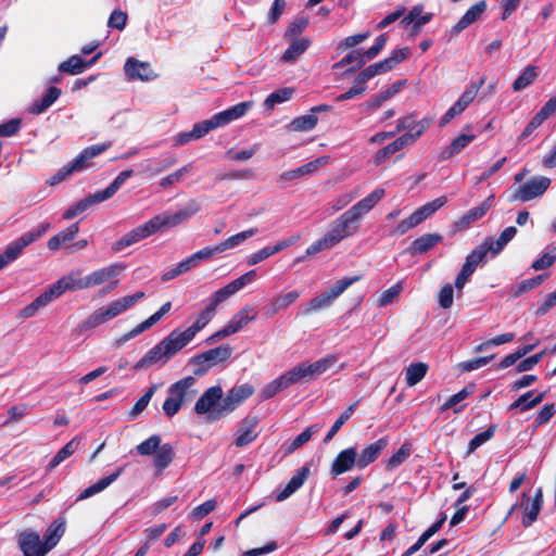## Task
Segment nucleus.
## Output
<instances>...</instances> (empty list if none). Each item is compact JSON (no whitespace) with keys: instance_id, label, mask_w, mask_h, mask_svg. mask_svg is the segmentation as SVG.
<instances>
[{"instance_id":"nucleus-19","label":"nucleus","mask_w":556,"mask_h":556,"mask_svg":"<svg viewBox=\"0 0 556 556\" xmlns=\"http://www.w3.org/2000/svg\"><path fill=\"white\" fill-rule=\"evenodd\" d=\"M223 397V389L219 386L208 388L197 401L194 405V412L198 415H204L212 413Z\"/></svg>"},{"instance_id":"nucleus-7","label":"nucleus","mask_w":556,"mask_h":556,"mask_svg":"<svg viewBox=\"0 0 556 556\" xmlns=\"http://www.w3.org/2000/svg\"><path fill=\"white\" fill-rule=\"evenodd\" d=\"M231 354L232 348L228 344H223L195 354L191 359V363L197 366L193 370L194 375H205L212 367L229 359Z\"/></svg>"},{"instance_id":"nucleus-1","label":"nucleus","mask_w":556,"mask_h":556,"mask_svg":"<svg viewBox=\"0 0 556 556\" xmlns=\"http://www.w3.org/2000/svg\"><path fill=\"white\" fill-rule=\"evenodd\" d=\"M383 195V189H375L338 217L327 231L333 242L338 244L343 239L354 235L358 229L363 215L368 213Z\"/></svg>"},{"instance_id":"nucleus-24","label":"nucleus","mask_w":556,"mask_h":556,"mask_svg":"<svg viewBox=\"0 0 556 556\" xmlns=\"http://www.w3.org/2000/svg\"><path fill=\"white\" fill-rule=\"evenodd\" d=\"M102 55V52H98L92 59L89 61L84 60L79 55H72L67 60L63 61L59 65V71L61 73L70 74V75H78L83 73L87 67L92 66Z\"/></svg>"},{"instance_id":"nucleus-36","label":"nucleus","mask_w":556,"mask_h":556,"mask_svg":"<svg viewBox=\"0 0 556 556\" xmlns=\"http://www.w3.org/2000/svg\"><path fill=\"white\" fill-rule=\"evenodd\" d=\"M53 299H56L53 290L49 287L43 293L37 296L30 304L26 305L21 312L20 317L29 318L35 316L41 308L47 306Z\"/></svg>"},{"instance_id":"nucleus-29","label":"nucleus","mask_w":556,"mask_h":556,"mask_svg":"<svg viewBox=\"0 0 556 556\" xmlns=\"http://www.w3.org/2000/svg\"><path fill=\"white\" fill-rule=\"evenodd\" d=\"M251 106V101H243L225 111H222L213 115L215 124H217L218 127L227 125L228 123L242 117Z\"/></svg>"},{"instance_id":"nucleus-47","label":"nucleus","mask_w":556,"mask_h":556,"mask_svg":"<svg viewBox=\"0 0 556 556\" xmlns=\"http://www.w3.org/2000/svg\"><path fill=\"white\" fill-rule=\"evenodd\" d=\"M547 277H548L547 274H541L533 278L522 280L517 286L511 287L509 289V296L511 299H516V298L520 296L521 294L535 289L536 287L541 286Z\"/></svg>"},{"instance_id":"nucleus-28","label":"nucleus","mask_w":556,"mask_h":556,"mask_svg":"<svg viewBox=\"0 0 556 556\" xmlns=\"http://www.w3.org/2000/svg\"><path fill=\"white\" fill-rule=\"evenodd\" d=\"M298 239H299V236L291 237L287 240L279 241L275 245L265 247V248L258 250L257 252L253 253L248 258L247 263L250 266L256 265L257 263H260V262L268 258L269 256L282 251L283 249L292 245Z\"/></svg>"},{"instance_id":"nucleus-16","label":"nucleus","mask_w":556,"mask_h":556,"mask_svg":"<svg viewBox=\"0 0 556 556\" xmlns=\"http://www.w3.org/2000/svg\"><path fill=\"white\" fill-rule=\"evenodd\" d=\"M353 467H357V450L355 446L348 447L338 453L332 462L330 472L332 477H338Z\"/></svg>"},{"instance_id":"nucleus-48","label":"nucleus","mask_w":556,"mask_h":556,"mask_svg":"<svg viewBox=\"0 0 556 556\" xmlns=\"http://www.w3.org/2000/svg\"><path fill=\"white\" fill-rule=\"evenodd\" d=\"M422 11L421 5L414 7L409 13L402 20V24L409 25L413 24L414 31H418L424 25L429 23L432 20V13H427L425 15H420Z\"/></svg>"},{"instance_id":"nucleus-2","label":"nucleus","mask_w":556,"mask_h":556,"mask_svg":"<svg viewBox=\"0 0 556 556\" xmlns=\"http://www.w3.org/2000/svg\"><path fill=\"white\" fill-rule=\"evenodd\" d=\"M193 337L188 330L180 331L174 329L162 341L154 345L142 358L134 366L135 370H141L151 367L153 364L162 362L167 363L174 355L181 351Z\"/></svg>"},{"instance_id":"nucleus-5","label":"nucleus","mask_w":556,"mask_h":556,"mask_svg":"<svg viewBox=\"0 0 556 556\" xmlns=\"http://www.w3.org/2000/svg\"><path fill=\"white\" fill-rule=\"evenodd\" d=\"M49 228V223H41L36 228L23 233L15 241L11 242L4 252L0 254V270L15 261L26 247L41 238Z\"/></svg>"},{"instance_id":"nucleus-40","label":"nucleus","mask_w":556,"mask_h":556,"mask_svg":"<svg viewBox=\"0 0 556 556\" xmlns=\"http://www.w3.org/2000/svg\"><path fill=\"white\" fill-rule=\"evenodd\" d=\"M174 458L175 451L173 446L169 443L162 444L153 458V465L156 469V473L161 475L172 464Z\"/></svg>"},{"instance_id":"nucleus-9","label":"nucleus","mask_w":556,"mask_h":556,"mask_svg":"<svg viewBox=\"0 0 556 556\" xmlns=\"http://www.w3.org/2000/svg\"><path fill=\"white\" fill-rule=\"evenodd\" d=\"M200 205L197 201L191 200L187 204V206L182 210L174 214H159L151 218L155 231H159L163 228H170L180 225L186 222L193 215H195L200 211Z\"/></svg>"},{"instance_id":"nucleus-45","label":"nucleus","mask_w":556,"mask_h":556,"mask_svg":"<svg viewBox=\"0 0 556 556\" xmlns=\"http://www.w3.org/2000/svg\"><path fill=\"white\" fill-rule=\"evenodd\" d=\"M475 135L462 134L457 138L453 139L451 144L444 148L440 153V160L445 161L452 157L455 154H458L463 149H465L473 139Z\"/></svg>"},{"instance_id":"nucleus-50","label":"nucleus","mask_w":556,"mask_h":556,"mask_svg":"<svg viewBox=\"0 0 556 556\" xmlns=\"http://www.w3.org/2000/svg\"><path fill=\"white\" fill-rule=\"evenodd\" d=\"M65 532L64 521L52 522L43 534V545L48 548V552L52 549L61 540Z\"/></svg>"},{"instance_id":"nucleus-39","label":"nucleus","mask_w":556,"mask_h":556,"mask_svg":"<svg viewBox=\"0 0 556 556\" xmlns=\"http://www.w3.org/2000/svg\"><path fill=\"white\" fill-rule=\"evenodd\" d=\"M446 517L442 516L439 520H437L433 525H431L427 530H425L421 535L418 538V540L409 546L402 556H412L415 553H417L425 544L426 542L432 538L437 532L440 531L442 528Z\"/></svg>"},{"instance_id":"nucleus-34","label":"nucleus","mask_w":556,"mask_h":556,"mask_svg":"<svg viewBox=\"0 0 556 556\" xmlns=\"http://www.w3.org/2000/svg\"><path fill=\"white\" fill-rule=\"evenodd\" d=\"M301 293L298 290L289 291L285 294L277 295L266 307V316L273 317L278 312L288 308L291 304L298 301Z\"/></svg>"},{"instance_id":"nucleus-46","label":"nucleus","mask_w":556,"mask_h":556,"mask_svg":"<svg viewBox=\"0 0 556 556\" xmlns=\"http://www.w3.org/2000/svg\"><path fill=\"white\" fill-rule=\"evenodd\" d=\"M517 233V228L514 226L506 227L497 238V240H494L492 237H488L484 239V242L486 245H491V253L496 255L498 254L504 247L513 240V238Z\"/></svg>"},{"instance_id":"nucleus-57","label":"nucleus","mask_w":556,"mask_h":556,"mask_svg":"<svg viewBox=\"0 0 556 556\" xmlns=\"http://www.w3.org/2000/svg\"><path fill=\"white\" fill-rule=\"evenodd\" d=\"M410 453L412 444L408 442L403 443L402 446L387 460L386 470L392 471L401 466L410 456Z\"/></svg>"},{"instance_id":"nucleus-58","label":"nucleus","mask_w":556,"mask_h":556,"mask_svg":"<svg viewBox=\"0 0 556 556\" xmlns=\"http://www.w3.org/2000/svg\"><path fill=\"white\" fill-rule=\"evenodd\" d=\"M318 118L316 115L309 114L295 117L289 124V129L292 131H308L316 127Z\"/></svg>"},{"instance_id":"nucleus-61","label":"nucleus","mask_w":556,"mask_h":556,"mask_svg":"<svg viewBox=\"0 0 556 556\" xmlns=\"http://www.w3.org/2000/svg\"><path fill=\"white\" fill-rule=\"evenodd\" d=\"M215 309L208 304L199 315L198 319L193 325L187 328L188 332L194 338V336L202 330L213 318Z\"/></svg>"},{"instance_id":"nucleus-22","label":"nucleus","mask_w":556,"mask_h":556,"mask_svg":"<svg viewBox=\"0 0 556 556\" xmlns=\"http://www.w3.org/2000/svg\"><path fill=\"white\" fill-rule=\"evenodd\" d=\"M111 147V143H99L88 147L81 151L79 155H77L68 165L70 170L79 172L89 166V161L96 157L97 155L103 153L106 149Z\"/></svg>"},{"instance_id":"nucleus-52","label":"nucleus","mask_w":556,"mask_h":556,"mask_svg":"<svg viewBox=\"0 0 556 556\" xmlns=\"http://www.w3.org/2000/svg\"><path fill=\"white\" fill-rule=\"evenodd\" d=\"M319 164H320V159H317V160L311 161L304 165H301L294 169L285 172L279 176V181L292 180V179H296L302 176L312 174L318 168Z\"/></svg>"},{"instance_id":"nucleus-42","label":"nucleus","mask_w":556,"mask_h":556,"mask_svg":"<svg viewBox=\"0 0 556 556\" xmlns=\"http://www.w3.org/2000/svg\"><path fill=\"white\" fill-rule=\"evenodd\" d=\"M78 232L79 225L78 223H74L70 225L67 228L58 232L55 236L51 237L48 240L47 245L51 251L58 250L62 244L74 240Z\"/></svg>"},{"instance_id":"nucleus-30","label":"nucleus","mask_w":556,"mask_h":556,"mask_svg":"<svg viewBox=\"0 0 556 556\" xmlns=\"http://www.w3.org/2000/svg\"><path fill=\"white\" fill-rule=\"evenodd\" d=\"M410 137L402 135L396 138L391 143L387 144L382 149L378 150L374 156L375 165L383 164L388 159H390L394 153L402 150L403 148L410 146L409 142Z\"/></svg>"},{"instance_id":"nucleus-3","label":"nucleus","mask_w":556,"mask_h":556,"mask_svg":"<svg viewBox=\"0 0 556 556\" xmlns=\"http://www.w3.org/2000/svg\"><path fill=\"white\" fill-rule=\"evenodd\" d=\"M142 298H144V292L138 291L131 295L123 296L108 306L100 307L83 321L81 328L85 330L96 328L127 311Z\"/></svg>"},{"instance_id":"nucleus-60","label":"nucleus","mask_w":556,"mask_h":556,"mask_svg":"<svg viewBox=\"0 0 556 556\" xmlns=\"http://www.w3.org/2000/svg\"><path fill=\"white\" fill-rule=\"evenodd\" d=\"M286 389H287V386H286L282 377L279 376L278 378L274 379L273 381H270L269 383L264 386L262 388V390L260 391L258 396L262 401H266V400L274 397L276 394H278L279 392H281L282 390H286Z\"/></svg>"},{"instance_id":"nucleus-51","label":"nucleus","mask_w":556,"mask_h":556,"mask_svg":"<svg viewBox=\"0 0 556 556\" xmlns=\"http://www.w3.org/2000/svg\"><path fill=\"white\" fill-rule=\"evenodd\" d=\"M429 369L428 364L422 362L412 363L405 369L406 384L408 387H414L419 383Z\"/></svg>"},{"instance_id":"nucleus-20","label":"nucleus","mask_w":556,"mask_h":556,"mask_svg":"<svg viewBox=\"0 0 556 556\" xmlns=\"http://www.w3.org/2000/svg\"><path fill=\"white\" fill-rule=\"evenodd\" d=\"M257 422L258 420L255 416H247L241 420L235 438V445L237 447L245 446L257 438L255 432Z\"/></svg>"},{"instance_id":"nucleus-26","label":"nucleus","mask_w":556,"mask_h":556,"mask_svg":"<svg viewBox=\"0 0 556 556\" xmlns=\"http://www.w3.org/2000/svg\"><path fill=\"white\" fill-rule=\"evenodd\" d=\"M443 236L440 233H425L416 238L407 248L409 255H421L430 251L437 244L442 242Z\"/></svg>"},{"instance_id":"nucleus-4","label":"nucleus","mask_w":556,"mask_h":556,"mask_svg":"<svg viewBox=\"0 0 556 556\" xmlns=\"http://www.w3.org/2000/svg\"><path fill=\"white\" fill-rule=\"evenodd\" d=\"M334 361L333 356H326L315 363H301L282 374L281 377L287 388L294 383H305L328 370L334 364Z\"/></svg>"},{"instance_id":"nucleus-21","label":"nucleus","mask_w":556,"mask_h":556,"mask_svg":"<svg viewBox=\"0 0 556 556\" xmlns=\"http://www.w3.org/2000/svg\"><path fill=\"white\" fill-rule=\"evenodd\" d=\"M80 273H71L63 276L56 282L52 283L50 288L53 290L56 298L62 295L65 291H76L87 289L86 277H79Z\"/></svg>"},{"instance_id":"nucleus-27","label":"nucleus","mask_w":556,"mask_h":556,"mask_svg":"<svg viewBox=\"0 0 556 556\" xmlns=\"http://www.w3.org/2000/svg\"><path fill=\"white\" fill-rule=\"evenodd\" d=\"M489 252H491V245H486L483 241L466 256L462 268L472 276L479 266H483L486 263Z\"/></svg>"},{"instance_id":"nucleus-25","label":"nucleus","mask_w":556,"mask_h":556,"mask_svg":"<svg viewBox=\"0 0 556 556\" xmlns=\"http://www.w3.org/2000/svg\"><path fill=\"white\" fill-rule=\"evenodd\" d=\"M124 71L129 79L147 81L155 76L149 63L140 62L135 58L127 59L124 65Z\"/></svg>"},{"instance_id":"nucleus-38","label":"nucleus","mask_w":556,"mask_h":556,"mask_svg":"<svg viewBox=\"0 0 556 556\" xmlns=\"http://www.w3.org/2000/svg\"><path fill=\"white\" fill-rule=\"evenodd\" d=\"M61 96V89L51 86L47 89L42 98L31 103L29 112L39 115L48 110Z\"/></svg>"},{"instance_id":"nucleus-37","label":"nucleus","mask_w":556,"mask_h":556,"mask_svg":"<svg viewBox=\"0 0 556 556\" xmlns=\"http://www.w3.org/2000/svg\"><path fill=\"white\" fill-rule=\"evenodd\" d=\"M124 472V467H118L114 472L111 475L100 479L94 484L88 486L77 497V501L86 500L104 489H106L110 484H112L122 473Z\"/></svg>"},{"instance_id":"nucleus-35","label":"nucleus","mask_w":556,"mask_h":556,"mask_svg":"<svg viewBox=\"0 0 556 556\" xmlns=\"http://www.w3.org/2000/svg\"><path fill=\"white\" fill-rule=\"evenodd\" d=\"M53 299H56L53 290L49 287L43 293L37 296L30 304L26 305L21 312L20 317L29 318L35 316L41 308L47 306Z\"/></svg>"},{"instance_id":"nucleus-54","label":"nucleus","mask_w":556,"mask_h":556,"mask_svg":"<svg viewBox=\"0 0 556 556\" xmlns=\"http://www.w3.org/2000/svg\"><path fill=\"white\" fill-rule=\"evenodd\" d=\"M485 83V76H481L477 81H471L466 90L462 93V96L456 101L460 104V108L464 109V111L468 108V105L475 100L477 97L479 90Z\"/></svg>"},{"instance_id":"nucleus-44","label":"nucleus","mask_w":556,"mask_h":556,"mask_svg":"<svg viewBox=\"0 0 556 556\" xmlns=\"http://www.w3.org/2000/svg\"><path fill=\"white\" fill-rule=\"evenodd\" d=\"M80 443V439L75 437L70 440L58 453L51 458L49 464L47 465V471H52L56 468L62 462L72 456L78 448Z\"/></svg>"},{"instance_id":"nucleus-55","label":"nucleus","mask_w":556,"mask_h":556,"mask_svg":"<svg viewBox=\"0 0 556 556\" xmlns=\"http://www.w3.org/2000/svg\"><path fill=\"white\" fill-rule=\"evenodd\" d=\"M359 404V400L352 403L334 421L326 437L324 438V443H329L332 438L338 433V431L341 429V427L351 418V416L354 414L356 407Z\"/></svg>"},{"instance_id":"nucleus-31","label":"nucleus","mask_w":556,"mask_h":556,"mask_svg":"<svg viewBox=\"0 0 556 556\" xmlns=\"http://www.w3.org/2000/svg\"><path fill=\"white\" fill-rule=\"evenodd\" d=\"M486 2L481 0L471 5L466 13L459 18V21L453 26V33L459 34L472 23H475L485 11Z\"/></svg>"},{"instance_id":"nucleus-10","label":"nucleus","mask_w":556,"mask_h":556,"mask_svg":"<svg viewBox=\"0 0 556 556\" xmlns=\"http://www.w3.org/2000/svg\"><path fill=\"white\" fill-rule=\"evenodd\" d=\"M551 179L544 176L533 177L520 185L511 194V201L528 202L541 197L548 189Z\"/></svg>"},{"instance_id":"nucleus-41","label":"nucleus","mask_w":556,"mask_h":556,"mask_svg":"<svg viewBox=\"0 0 556 556\" xmlns=\"http://www.w3.org/2000/svg\"><path fill=\"white\" fill-rule=\"evenodd\" d=\"M241 403L237 401V399L231 394L230 391L222 397L217 407L212 410L211 415H208L210 420L220 419L231 412H233Z\"/></svg>"},{"instance_id":"nucleus-8","label":"nucleus","mask_w":556,"mask_h":556,"mask_svg":"<svg viewBox=\"0 0 556 556\" xmlns=\"http://www.w3.org/2000/svg\"><path fill=\"white\" fill-rule=\"evenodd\" d=\"M132 169H126L121 172L117 177L103 190L97 191L92 194H89L85 199L76 202L74 205L76 211L80 213L85 212L91 205L104 202L111 199L117 190L122 187V185L132 176Z\"/></svg>"},{"instance_id":"nucleus-15","label":"nucleus","mask_w":556,"mask_h":556,"mask_svg":"<svg viewBox=\"0 0 556 556\" xmlns=\"http://www.w3.org/2000/svg\"><path fill=\"white\" fill-rule=\"evenodd\" d=\"M194 384V377H184L182 379L176 381L168 388V395L173 396L182 405L186 402L192 401L193 397L197 395V390L193 389Z\"/></svg>"},{"instance_id":"nucleus-17","label":"nucleus","mask_w":556,"mask_h":556,"mask_svg":"<svg viewBox=\"0 0 556 556\" xmlns=\"http://www.w3.org/2000/svg\"><path fill=\"white\" fill-rule=\"evenodd\" d=\"M389 445L388 437H382L377 441L365 446L359 454H357V468L364 469L378 459L382 451Z\"/></svg>"},{"instance_id":"nucleus-53","label":"nucleus","mask_w":556,"mask_h":556,"mask_svg":"<svg viewBox=\"0 0 556 556\" xmlns=\"http://www.w3.org/2000/svg\"><path fill=\"white\" fill-rule=\"evenodd\" d=\"M538 77V67L535 65H528L523 72L514 80L511 89L520 91L530 86Z\"/></svg>"},{"instance_id":"nucleus-63","label":"nucleus","mask_w":556,"mask_h":556,"mask_svg":"<svg viewBox=\"0 0 556 556\" xmlns=\"http://www.w3.org/2000/svg\"><path fill=\"white\" fill-rule=\"evenodd\" d=\"M256 232H257V228H250L248 230H244V231L238 232L233 236H230L223 242L218 243V245H219L222 252H224L228 249H231V248L238 245L239 243H241L245 239L252 237Z\"/></svg>"},{"instance_id":"nucleus-18","label":"nucleus","mask_w":556,"mask_h":556,"mask_svg":"<svg viewBox=\"0 0 556 556\" xmlns=\"http://www.w3.org/2000/svg\"><path fill=\"white\" fill-rule=\"evenodd\" d=\"M494 195H490L480 205L470 208L458 220L455 222L454 226L457 231L468 229L470 225L478 219L482 218L493 205Z\"/></svg>"},{"instance_id":"nucleus-32","label":"nucleus","mask_w":556,"mask_h":556,"mask_svg":"<svg viewBox=\"0 0 556 556\" xmlns=\"http://www.w3.org/2000/svg\"><path fill=\"white\" fill-rule=\"evenodd\" d=\"M309 475V468L306 466L296 470L295 475L290 479L285 489L276 495L277 502H282L290 497L296 490H299Z\"/></svg>"},{"instance_id":"nucleus-43","label":"nucleus","mask_w":556,"mask_h":556,"mask_svg":"<svg viewBox=\"0 0 556 556\" xmlns=\"http://www.w3.org/2000/svg\"><path fill=\"white\" fill-rule=\"evenodd\" d=\"M311 46V40L305 37L295 38L287 48L281 56L285 63H293Z\"/></svg>"},{"instance_id":"nucleus-11","label":"nucleus","mask_w":556,"mask_h":556,"mask_svg":"<svg viewBox=\"0 0 556 556\" xmlns=\"http://www.w3.org/2000/svg\"><path fill=\"white\" fill-rule=\"evenodd\" d=\"M155 232L156 231L153 226V223L151 219H149L148 222L143 223L142 225H139L138 227L126 232L119 240L114 242L112 245V250L115 253L121 252L125 248L130 247V245L152 236Z\"/></svg>"},{"instance_id":"nucleus-62","label":"nucleus","mask_w":556,"mask_h":556,"mask_svg":"<svg viewBox=\"0 0 556 556\" xmlns=\"http://www.w3.org/2000/svg\"><path fill=\"white\" fill-rule=\"evenodd\" d=\"M161 437L159 434H153L149 437L147 440L141 442L136 446V451L141 456H150L152 454L155 455L156 451L160 448Z\"/></svg>"},{"instance_id":"nucleus-23","label":"nucleus","mask_w":556,"mask_h":556,"mask_svg":"<svg viewBox=\"0 0 556 556\" xmlns=\"http://www.w3.org/2000/svg\"><path fill=\"white\" fill-rule=\"evenodd\" d=\"M126 266L124 264H111L106 267L97 269L86 276L87 288L99 286L113 277L118 276L125 270Z\"/></svg>"},{"instance_id":"nucleus-56","label":"nucleus","mask_w":556,"mask_h":556,"mask_svg":"<svg viewBox=\"0 0 556 556\" xmlns=\"http://www.w3.org/2000/svg\"><path fill=\"white\" fill-rule=\"evenodd\" d=\"M157 388H159L157 384H152L144 392V394L135 403L132 408L127 414V418L129 420H135L147 408V406L150 403L151 399L155 394Z\"/></svg>"},{"instance_id":"nucleus-33","label":"nucleus","mask_w":556,"mask_h":556,"mask_svg":"<svg viewBox=\"0 0 556 556\" xmlns=\"http://www.w3.org/2000/svg\"><path fill=\"white\" fill-rule=\"evenodd\" d=\"M256 318V312L253 307L244 306L237 312L231 319L225 325L230 334H233Z\"/></svg>"},{"instance_id":"nucleus-13","label":"nucleus","mask_w":556,"mask_h":556,"mask_svg":"<svg viewBox=\"0 0 556 556\" xmlns=\"http://www.w3.org/2000/svg\"><path fill=\"white\" fill-rule=\"evenodd\" d=\"M543 506V492L542 489H538L534 497L531 500L527 493L522 494L520 502V508L523 510L525 517L522 525L530 527L536 519L538 515Z\"/></svg>"},{"instance_id":"nucleus-64","label":"nucleus","mask_w":556,"mask_h":556,"mask_svg":"<svg viewBox=\"0 0 556 556\" xmlns=\"http://www.w3.org/2000/svg\"><path fill=\"white\" fill-rule=\"evenodd\" d=\"M293 91L292 88H281L271 92L265 100V106L274 109L276 104L290 100L293 96Z\"/></svg>"},{"instance_id":"nucleus-59","label":"nucleus","mask_w":556,"mask_h":556,"mask_svg":"<svg viewBox=\"0 0 556 556\" xmlns=\"http://www.w3.org/2000/svg\"><path fill=\"white\" fill-rule=\"evenodd\" d=\"M496 425H491L488 429L476 434L468 443L467 455L473 453L478 447L488 442L494 437Z\"/></svg>"},{"instance_id":"nucleus-14","label":"nucleus","mask_w":556,"mask_h":556,"mask_svg":"<svg viewBox=\"0 0 556 556\" xmlns=\"http://www.w3.org/2000/svg\"><path fill=\"white\" fill-rule=\"evenodd\" d=\"M556 112V94L549 98L540 111L531 118L518 140H526L542 123Z\"/></svg>"},{"instance_id":"nucleus-49","label":"nucleus","mask_w":556,"mask_h":556,"mask_svg":"<svg viewBox=\"0 0 556 556\" xmlns=\"http://www.w3.org/2000/svg\"><path fill=\"white\" fill-rule=\"evenodd\" d=\"M367 56L365 52H361L358 49H354L350 51L344 58H342L339 62L333 65V68H341L349 64L355 63L351 66L348 72H354L365 65L367 61Z\"/></svg>"},{"instance_id":"nucleus-12","label":"nucleus","mask_w":556,"mask_h":556,"mask_svg":"<svg viewBox=\"0 0 556 556\" xmlns=\"http://www.w3.org/2000/svg\"><path fill=\"white\" fill-rule=\"evenodd\" d=\"M17 543L24 556H45L48 553L39 534L33 530L22 531Z\"/></svg>"},{"instance_id":"nucleus-6","label":"nucleus","mask_w":556,"mask_h":556,"mask_svg":"<svg viewBox=\"0 0 556 556\" xmlns=\"http://www.w3.org/2000/svg\"><path fill=\"white\" fill-rule=\"evenodd\" d=\"M358 280V276L344 277L340 280H337L328 290L323 292L320 295L311 299L305 308L303 309V314L311 315L314 312L329 307L332 304L333 300L340 296L350 286H352L354 282Z\"/></svg>"}]
</instances>
